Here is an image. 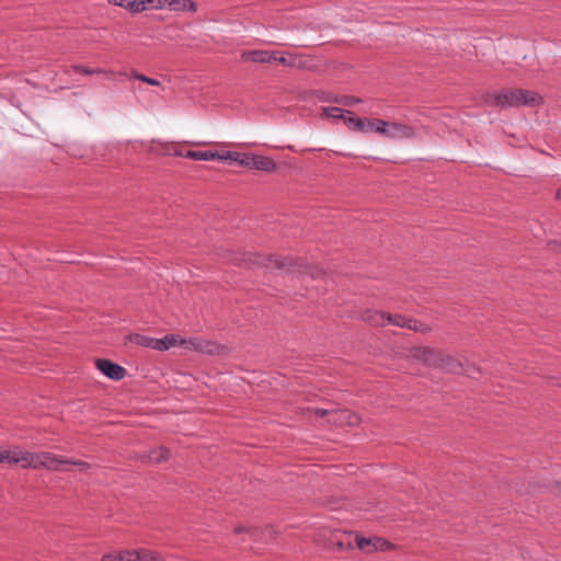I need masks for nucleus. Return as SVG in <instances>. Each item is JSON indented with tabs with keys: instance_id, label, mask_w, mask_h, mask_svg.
<instances>
[{
	"instance_id": "1",
	"label": "nucleus",
	"mask_w": 561,
	"mask_h": 561,
	"mask_svg": "<svg viewBox=\"0 0 561 561\" xmlns=\"http://www.w3.org/2000/svg\"><path fill=\"white\" fill-rule=\"evenodd\" d=\"M70 463V459L49 451L32 453L27 451L26 469L34 470L46 469L49 471L66 470L65 465Z\"/></svg>"
},
{
	"instance_id": "2",
	"label": "nucleus",
	"mask_w": 561,
	"mask_h": 561,
	"mask_svg": "<svg viewBox=\"0 0 561 561\" xmlns=\"http://www.w3.org/2000/svg\"><path fill=\"white\" fill-rule=\"evenodd\" d=\"M313 413L318 417H324L328 416V422L333 423L339 426H355L359 424L360 417L347 410V409H341V410H325V409H314Z\"/></svg>"
},
{
	"instance_id": "3",
	"label": "nucleus",
	"mask_w": 561,
	"mask_h": 561,
	"mask_svg": "<svg viewBox=\"0 0 561 561\" xmlns=\"http://www.w3.org/2000/svg\"><path fill=\"white\" fill-rule=\"evenodd\" d=\"M416 135H417L416 128L411 125L399 123V122H388L387 121L386 133H385L386 138L393 139V140H403V139H412V138L416 137Z\"/></svg>"
},
{
	"instance_id": "4",
	"label": "nucleus",
	"mask_w": 561,
	"mask_h": 561,
	"mask_svg": "<svg viewBox=\"0 0 561 561\" xmlns=\"http://www.w3.org/2000/svg\"><path fill=\"white\" fill-rule=\"evenodd\" d=\"M180 346L184 347L185 350L209 355L218 354L220 350L218 344L198 336L181 340Z\"/></svg>"
},
{
	"instance_id": "5",
	"label": "nucleus",
	"mask_w": 561,
	"mask_h": 561,
	"mask_svg": "<svg viewBox=\"0 0 561 561\" xmlns=\"http://www.w3.org/2000/svg\"><path fill=\"white\" fill-rule=\"evenodd\" d=\"M410 355L412 358L422 362L423 364L432 367L439 366V360L442 357V352L432 348V347H424V346H417L413 347L410 351Z\"/></svg>"
},
{
	"instance_id": "6",
	"label": "nucleus",
	"mask_w": 561,
	"mask_h": 561,
	"mask_svg": "<svg viewBox=\"0 0 561 561\" xmlns=\"http://www.w3.org/2000/svg\"><path fill=\"white\" fill-rule=\"evenodd\" d=\"M356 545L358 549L366 553H371L375 551H388L393 548V545L380 537L365 538L356 536Z\"/></svg>"
},
{
	"instance_id": "7",
	"label": "nucleus",
	"mask_w": 561,
	"mask_h": 561,
	"mask_svg": "<svg viewBox=\"0 0 561 561\" xmlns=\"http://www.w3.org/2000/svg\"><path fill=\"white\" fill-rule=\"evenodd\" d=\"M516 96V89L503 90L501 92L490 94L485 100V103L500 108L517 107Z\"/></svg>"
},
{
	"instance_id": "8",
	"label": "nucleus",
	"mask_w": 561,
	"mask_h": 561,
	"mask_svg": "<svg viewBox=\"0 0 561 561\" xmlns=\"http://www.w3.org/2000/svg\"><path fill=\"white\" fill-rule=\"evenodd\" d=\"M27 450L15 447L10 450H0V463L20 465L26 469Z\"/></svg>"
},
{
	"instance_id": "9",
	"label": "nucleus",
	"mask_w": 561,
	"mask_h": 561,
	"mask_svg": "<svg viewBox=\"0 0 561 561\" xmlns=\"http://www.w3.org/2000/svg\"><path fill=\"white\" fill-rule=\"evenodd\" d=\"M96 367L99 370L112 380H121L126 375V369L110 359H98Z\"/></svg>"
},
{
	"instance_id": "10",
	"label": "nucleus",
	"mask_w": 561,
	"mask_h": 561,
	"mask_svg": "<svg viewBox=\"0 0 561 561\" xmlns=\"http://www.w3.org/2000/svg\"><path fill=\"white\" fill-rule=\"evenodd\" d=\"M247 168L264 172H274L277 165L275 161L268 157L250 153Z\"/></svg>"
},
{
	"instance_id": "11",
	"label": "nucleus",
	"mask_w": 561,
	"mask_h": 561,
	"mask_svg": "<svg viewBox=\"0 0 561 561\" xmlns=\"http://www.w3.org/2000/svg\"><path fill=\"white\" fill-rule=\"evenodd\" d=\"M516 103L518 106H529L535 107L542 103V98L535 91L516 89Z\"/></svg>"
},
{
	"instance_id": "12",
	"label": "nucleus",
	"mask_w": 561,
	"mask_h": 561,
	"mask_svg": "<svg viewBox=\"0 0 561 561\" xmlns=\"http://www.w3.org/2000/svg\"><path fill=\"white\" fill-rule=\"evenodd\" d=\"M168 0H131L129 11L131 13H140L146 10H161L165 8Z\"/></svg>"
},
{
	"instance_id": "13",
	"label": "nucleus",
	"mask_w": 561,
	"mask_h": 561,
	"mask_svg": "<svg viewBox=\"0 0 561 561\" xmlns=\"http://www.w3.org/2000/svg\"><path fill=\"white\" fill-rule=\"evenodd\" d=\"M242 58L248 61L259 62V64H271L276 60V55L273 51L268 50H251L247 51L242 55Z\"/></svg>"
},
{
	"instance_id": "14",
	"label": "nucleus",
	"mask_w": 561,
	"mask_h": 561,
	"mask_svg": "<svg viewBox=\"0 0 561 561\" xmlns=\"http://www.w3.org/2000/svg\"><path fill=\"white\" fill-rule=\"evenodd\" d=\"M127 340L130 343H134L138 346L147 347V348H151V350H156V351H158L159 346L161 345V344H159V339L147 336V335L139 334V333L129 334L127 336Z\"/></svg>"
},
{
	"instance_id": "15",
	"label": "nucleus",
	"mask_w": 561,
	"mask_h": 561,
	"mask_svg": "<svg viewBox=\"0 0 561 561\" xmlns=\"http://www.w3.org/2000/svg\"><path fill=\"white\" fill-rule=\"evenodd\" d=\"M438 368L457 374L461 371V363L451 355L442 353Z\"/></svg>"
},
{
	"instance_id": "16",
	"label": "nucleus",
	"mask_w": 561,
	"mask_h": 561,
	"mask_svg": "<svg viewBox=\"0 0 561 561\" xmlns=\"http://www.w3.org/2000/svg\"><path fill=\"white\" fill-rule=\"evenodd\" d=\"M170 457V450L165 447H159L150 450L148 454L144 455L142 458L146 459L149 463H160L167 461Z\"/></svg>"
},
{
	"instance_id": "17",
	"label": "nucleus",
	"mask_w": 561,
	"mask_h": 561,
	"mask_svg": "<svg viewBox=\"0 0 561 561\" xmlns=\"http://www.w3.org/2000/svg\"><path fill=\"white\" fill-rule=\"evenodd\" d=\"M362 319L371 325H386L387 314L376 310H366L362 314Z\"/></svg>"
},
{
	"instance_id": "18",
	"label": "nucleus",
	"mask_w": 561,
	"mask_h": 561,
	"mask_svg": "<svg viewBox=\"0 0 561 561\" xmlns=\"http://www.w3.org/2000/svg\"><path fill=\"white\" fill-rule=\"evenodd\" d=\"M167 5L172 11H192L197 10V4L192 0H168Z\"/></svg>"
},
{
	"instance_id": "19",
	"label": "nucleus",
	"mask_w": 561,
	"mask_h": 561,
	"mask_svg": "<svg viewBox=\"0 0 561 561\" xmlns=\"http://www.w3.org/2000/svg\"><path fill=\"white\" fill-rule=\"evenodd\" d=\"M185 157L192 160L197 161H211V160H219L220 152L218 151H193L188 150L185 153Z\"/></svg>"
},
{
	"instance_id": "20",
	"label": "nucleus",
	"mask_w": 561,
	"mask_h": 561,
	"mask_svg": "<svg viewBox=\"0 0 561 561\" xmlns=\"http://www.w3.org/2000/svg\"><path fill=\"white\" fill-rule=\"evenodd\" d=\"M250 153H240L236 151H225L220 153L219 160H231L239 163L242 167H248Z\"/></svg>"
},
{
	"instance_id": "21",
	"label": "nucleus",
	"mask_w": 561,
	"mask_h": 561,
	"mask_svg": "<svg viewBox=\"0 0 561 561\" xmlns=\"http://www.w3.org/2000/svg\"><path fill=\"white\" fill-rule=\"evenodd\" d=\"M181 340L182 339L175 334L165 335L163 339H159V344L162 345L159 346L158 351H168L171 347L180 346Z\"/></svg>"
},
{
	"instance_id": "22",
	"label": "nucleus",
	"mask_w": 561,
	"mask_h": 561,
	"mask_svg": "<svg viewBox=\"0 0 561 561\" xmlns=\"http://www.w3.org/2000/svg\"><path fill=\"white\" fill-rule=\"evenodd\" d=\"M387 121L380 118H369L368 121V134L377 133L385 137Z\"/></svg>"
},
{
	"instance_id": "23",
	"label": "nucleus",
	"mask_w": 561,
	"mask_h": 561,
	"mask_svg": "<svg viewBox=\"0 0 561 561\" xmlns=\"http://www.w3.org/2000/svg\"><path fill=\"white\" fill-rule=\"evenodd\" d=\"M312 60L306 56H290L289 66L298 69H310Z\"/></svg>"
},
{
	"instance_id": "24",
	"label": "nucleus",
	"mask_w": 561,
	"mask_h": 561,
	"mask_svg": "<svg viewBox=\"0 0 561 561\" xmlns=\"http://www.w3.org/2000/svg\"><path fill=\"white\" fill-rule=\"evenodd\" d=\"M139 558L137 561H165L164 558L156 551L138 549Z\"/></svg>"
},
{
	"instance_id": "25",
	"label": "nucleus",
	"mask_w": 561,
	"mask_h": 561,
	"mask_svg": "<svg viewBox=\"0 0 561 561\" xmlns=\"http://www.w3.org/2000/svg\"><path fill=\"white\" fill-rule=\"evenodd\" d=\"M270 265L278 270L293 271V263L290 259H285L280 256H274L270 259Z\"/></svg>"
},
{
	"instance_id": "26",
	"label": "nucleus",
	"mask_w": 561,
	"mask_h": 561,
	"mask_svg": "<svg viewBox=\"0 0 561 561\" xmlns=\"http://www.w3.org/2000/svg\"><path fill=\"white\" fill-rule=\"evenodd\" d=\"M409 320L410 319H408V318H405L404 316H401V314H394V316L387 314L386 324H392V325H397V327H400V328H407L408 323H409Z\"/></svg>"
},
{
	"instance_id": "27",
	"label": "nucleus",
	"mask_w": 561,
	"mask_h": 561,
	"mask_svg": "<svg viewBox=\"0 0 561 561\" xmlns=\"http://www.w3.org/2000/svg\"><path fill=\"white\" fill-rule=\"evenodd\" d=\"M323 115L334 119H343L345 116V111L340 107L327 106L323 107Z\"/></svg>"
},
{
	"instance_id": "28",
	"label": "nucleus",
	"mask_w": 561,
	"mask_h": 561,
	"mask_svg": "<svg viewBox=\"0 0 561 561\" xmlns=\"http://www.w3.org/2000/svg\"><path fill=\"white\" fill-rule=\"evenodd\" d=\"M118 561H137L139 558L138 550H121L117 551Z\"/></svg>"
},
{
	"instance_id": "29",
	"label": "nucleus",
	"mask_w": 561,
	"mask_h": 561,
	"mask_svg": "<svg viewBox=\"0 0 561 561\" xmlns=\"http://www.w3.org/2000/svg\"><path fill=\"white\" fill-rule=\"evenodd\" d=\"M131 77L150 85L159 87L161 84L159 80L138 73L137 71H133Z\"/></svg>"
},
{
	"instance_id": "30",
	"label": "nucleus",
	"mask_w": 561,
	"mask_h": 561,
	"mask_svg": "<svg viewBox=\"0 0 561 561\" xmlns=\"http://www.w3.org/2000/svg\"><path fill=\"white\" fill-rule=\"evenodd\" d=\"M408 329L416 331V332H427L430 328L417 320L410 319L408 323Z\"/></svg>"
},
{
	"instance_id": "31",
	"label": "nucleus",
	"mask_w": 561,
	"mask_h": 561,
	"mask_svg": "<svg viewBox=\"0 0 561 561\" xmlns=\"http://www.w3.org/2000/svg\"><path fill=\"white\" fill-rule=\"evenodd\" d=\"M358 119H359V117H355V116H344V118H343L345 125L351 130H356Z\"/></svg>"
},
{
	"instance_id": "32",
	"label": "nucleus",
	"mask_w": 561,
	"mask_h": 561,
	"mask_svg": "<svg viewBox=\"0 0 561 561\" xmlns=\"http://www.w3.org/2000/svg\"><path fill=\"white\" fill-rule=\"evenodd\" d=\"M368 121L369 118H360L357 122L356 131L368 134Z\"/></svg>"
},
{
	"instance_id": "33",
	"label": "nucleus",
	"mask_w": 561,
	"mask_h": 561,
	"mask_svg": "<svg viewBox=\"0 0 561 561\" xmlns=\"http://www.w3.org/2000/svg\"><path fill=\"white\" fill-rule=\"evenodd\" d=\"M72 466L78 467L81 471H85L91 468V465L89 462L82 461V460H73L70 459V463Z\"/></svg>"
},
{
	"instance_id": "34",
	"label": "nucleus",
	"mask_w": 561,
	"mask_h": 561,
	"mask_svg": "<svg viewBox=\"0 0 561 561\" xmlns=\"http://www.w3.org/2000/svg\"><path fill=\"white\" fill-rule=\"evenodd\" d=\"M72 69L76 72L83 73V75H94V70L84 66L76 65L72 67Z\"/></svg>"
},
{
	"instance_id": "35",
	"label": "nucleus",
	"mask_w": 561,
	"mask_h": 561,
	"mask_svg": "<svg viewBox=\"0 0 561 561\" xmlns=\"http://www.w3.org/2000/svg\"><path fill=\"white\" fill-rule=\"evenodd\" d=\"M108 2L113 5H117L129 11L128 4L131 3V0H108Z\"/></svg>"
},
{
	"instance_id": "36",
	"label": "nucleus",
	"mask_w": 561,
	"mask_h": 561,
	"mask_svg": "<svg viewBox=\"0 0 561 561\" xmlns=\"http://www.w3.org/2000/svg\"><path fill=\"white\" fill-rule=\"evenodd\" d=\"M117 551L116 552H111V553H106L102 557V561H118L117 560Z\"/></svg>"
},
{
	"instance_id": "37",
	"label": "nucleus",
	"mask_w": 561,
	"mask_h": 561,
	"mask_svg": "<svg viewBox=\"0 0 561 561\" xmlns=\"http://www.w3.org/2000/svg\"><path fill=\"white\" fill-rule=\"evenodd\" d=\"M276 62H279V64H283V65H287L289 66V62H290V57L289 58H286V57H277L276 56Z\"/></svg>"
},
{
	"instance_id": "38",
	"label": "nucleus",
	"mask_w": 561,
	"mask_h": 561,
	"mask_svg": "<svg viewBox=\"0 0 561 561\" xmlns=\"http://www.w3.org/2000/svg\"><path fill=\"white\" fill-rule=\"evenodd\" d=\"M229 260L236 264H241L242 260L233 254L232 257H229Z\"/></svg>"
},
{
	"instance_id": "39",
	"label": "nucleus",
	"mask_w": 561,
	"mask_h": 561,
	"mask_svg": "<svg viewBox=\"0 0 561 561\" xmlns=\"http://www.w3.org/2000/svg\"><path fill=\"white\" fill-rule=\"evenodd\" d=\"M93 70H94V73H112L111 71L104 70L102 68H96V69H93Z\"/></svg>"
},
{
	"instance_id": "40",
	"label": "nucleus",
	"mask_w": 561,
	"mask_h": 561,
	"mask_svg": "<svg viewBox=\"0 0 561 561\" xmlns=\"http://www.w3.org/2000/svg\"><path fill=\"white\" fill-rule=\"evenodd\" d=\"M550 247H551L552 249H557V247H561V243L559 244L557 241H554V242H551V243H550Z\"/></svg>"
},
{
	"instance_id": "41",
	"label": "nucleus",
	"mask_w": 561,
	"mask_h": 561,
	"mask_svg": "<svg viewBox=\"0 0 561 561\" xmlns=\"http://www.w3.org/2000/svg\"><path fill=\"white\" fill-rule=\"evenodd\" d=\"M243 530H244V529H243L242 527H237V528H236V533H241V531H243Z\"/></svg>"
},
{
	"instance_id": "42",
	"label": "nucleus",
	"mask_w": 561,
	"mask_h": 561,
	"mask_svg": "<svg viewBox=\"0 0 561 561\" xmlns=\"http://www.w3.org/2000/svg\"><path fill=\"white\" fill-rule=\"evenodd\" d=\"M557 197L561 199V188L557 192Z\"/></svg>"
},
{
	"instance_id": "43",
	"label": "nucleus",
	"mask_w": 561,
	"mask_h": 561,
	"mask_svg": "<svg viewBox=\"0 0 561 561\" xmlns=\"http://www.w3.org/2000/svg\"><path fill=\"white\" fill-rule=\"evenodd\" d=\"M288 149L295 151V148L293 146H288Z\"/></svg>"
}]
</instances>
